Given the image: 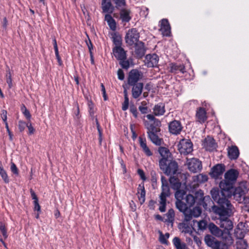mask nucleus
<instances>
[{
  "instance_id": "18",
  "label": "nucleus",
  "mask_w": 249,
  "mask_h": 249,
  "mask_svg": "<svg viewBox=\"0 0 249 249\" xmlns=\"http://www.w3.org/2000/svg\"><path fill=\"white\" fill-rule=\"evenodd\" d=\"M163 36H169L171 33V28L167 19H163L160 21V29Z\"/></svg>"
},
{
  "instance_id": "8",
  "label": "nucleus",
  "mask_w": 249,
  "mask_h": 249,
  "mask_svg": "<svg viewBox=\"0 0 249 249\" xmlns=\"http://www.w3.org/2000/svg\"><path fill=\"white\" fill-rule=\"evenodd\" d=\"M247 191V189L242 183L240 184L239 186L234 189L232 196L233 198L239 203H242V201L244 199L246 192Z\"/></svg>"
},
{
  "instance_id": "20",
  "label": "nucleus",
  "mask_w": 249,
  "mask_h": 249,
  "mask_svg": "<svg viewBox=\"0 0 249 249\" xmlns=\"http://www.w3.org/2000/svg\"><path fill=\"white\" fill-rule=\"evenodd\" d=\"M135 53L139 58L142 57L145 53L146 49L144 44L142 41H139L134 44Z\"/></svg>"
},
{
  "instance_id": "47",
  "label": "nucleus",
  "mask_w": 249,
  "mask_h": 249,
  "mask_svg": "<svg viewBox=\"0 0 249 249\" xmlns=\"http://www.w3.org/2000/svg\"><path fill=\"white\" fill-rule=\"evenodd\" d=\"M119 64L123 69H127L130 67V61L126 58L120 60Z\"/></svg>"
},
{
  "instance_id": "44",
  "label": "nucleus",
  "mask_w": 249,
  "mask_h": 249,
  "mask_svg": "<svg viewBox=\"0 0 249 249\" xmlns=\"http://www.w3.org/2000/svg\"><path fill=\"white\" fill-rule=\"evenodd\" d=\"M248 245L245 240H240L236 243L237 249H247Z\"/></svg>"
},
{
  "instance_id": "40",
  "label": "nucleus",
  "mask_w": 249,
  "mask_h": 249,
  "mask_svg": "<svg viewBox=\"0 0 249 249\" xmlns=\"http://www.w3.org/2000/svg\"><path fill=\"white\" fill-rule=\"evenodd\" d=\"M184 200L188 207L192 206L195 203V198L192 195H186Z\"/></svg>"
},
{
  "instance_id": "46",
  "label": "nucleus",
  "mask_w": 249,
  "mask_h": 249,
  "mask_svg": "<svg viewBox=\"0 0 249 249\" xmlns=\"http://www.w3.org/2000/svg\"><path fill=\"white\" fill-rule=\"evenodd\" d=\"M6 81L8 85L9 89H11L13 87V85L12 82V75L9 71H7L6 75Z\"/></svg>"
},
{
  "instance_id": "29",
  "label": "nucleus",
  "mask_w": 249,
  "mask_h": 249,
  "mask_svg": "<svg viewBox=\"0 0 249 249\" xmlns=\"http://www.w3.org/2000/svg\"><path fill=\"white\" fill-rule=\"evenodd\" d=\"M157 133L150 132L147 135L148 138L154 144L160 146L162 144L163 140L158 136Z\"/></svg>"
},
{
  "instance_id": "53",
  "label": "nucleus",
  "mask_w": 249,
  "mask_h": 249,
  "mask_svg": "<svg viewBox=\"0 0 249 249\" xmlns=\"http://www.w3.org/2000/svg\"><path fill=\"white\" fill-rule=\"evenodd\" d=\"M129 106V98L128 97H124V101L122 104V109L124 111L126 110L128 108Z\"/></svg>"
},
{
  "instance_id": "52",
  "label": "nucleus",
  "mask_w": 249,
  "mask_h": 249,
  "mask_svg": "<svg viewBox=\"0 0 249 249\" xmlns=\"http://www.w3.org/2000/svg\"><path fill=\"white\" fill-rule=\"evenodd\" d=\"M130 111L135 118L138 117V112L135 105H132L130 106Z\"/></svg>"
},
{
  "instance_id": "32",
  "label": "nucleus",
  "mask_w": 249,
  "mask_h": 249,
  "mask_svg": "<svg viewBox=\"0 0 249 249\" xmlns=\"http://www.w3.org/2000/svg\"><path fill=\"white\" fill-rule=\"evenodd\" d=\"M130 11L129 9H123L120 11V18L123 22H128L131 19L130 16Z\"/></svg>"
},
{
  "instance_id": "19",
  "label": "nucleus",
  "mask_w": 249,
  "mask_h": 249,
  "mask_svg": "<svg viewBox=\"0 0 249 249\" xmlns=\"http://www.w3.org/2000/svg\"><path fill=\"white\" fill-rule=\"evenodd\" d=\"M131 86H132V96L134 99H137L142 93L143 84L142 83H138Z\"/></svg>"
},
{
  "instance_id": "25",
  "label": "nucleus",
  "mask_w": 249,
  "mask_h": 249,
  "mask_svg": "<svg viewBox=\"0 0 249 249\" xmlns=\"http://www.w3.org/2000/svg\"><path fill=\"white\" fill-rule=\"evenodd\" d=\"M158 152L161 157V158L159 160V163L162 160H165L164 162L168 161L169 158H170L171 155L169 150L166 147L160 146L158 149Z\"/></svg>"
},
{
  "instance_id": "63",
  "label": "nucleus",
  "mask_w": 249,
  "mask_h": 249,
  "mask_svg": "<svg viewBox=\"0 0 249 249\" xmlns=\"http://www.w3.org/2000/svg\"><path fill=\"white\" fill-rule=\"evenodd\" d=\"M34 210L38 212L40 211V206L38 203V201H34Z\"/></svg>"
},
{
  "instance_id": "33",
  "label": "nucleus",
  "mask_w": 249,
  "mask_h": 249,
  "mask_svg": "<svg viewBox=\"0 0 249 249\" xmlns=\"http://www.w3.org/2000/svg\"><path fill=\"white\" fill-rule=\"evenodd\" d=\"M173 244L176 249H188L186 243L181 242L178 237L173 238Z\"/></svg>"
},
{
  "instance_id": "34",
  "label": "nucleus",
  "mask_w": 249,
  "mask_h": 249,
  "mask_svg": "<svg viewBox=\"0 0 249 249\" xmlns=\"http://www.w3.org/2000/svg\"><path fill=\"white\" fill-rule=\"evenodd\" d=\"M169 182L172 189L174 190H178L181 188V183L178 179L175 177H171L169 179Z\"/></svg>"
},
{
  "instance_id": "37",
  "label": "nucleus",
  "mask_w": 249,
  "mask_h": 249,
  "mask_svg": "<svg viewBox=\"0 0 249 249\" xmlns=\"http://www.w3.org/2000/svg\"><path fill=\"white\" fill-rule=\"evenodd\" d=\"M210 232L216 236H220L222 235V231L214 224H210L209 227Z\"/></svg>"
},
{
  "instance_id": "60",
  "label": "nucleus",
  "mask_w": 249,
  "mask_h": 249,
  "mask_svg": "<svg viewBox=\"0 0 249 249\" xmlns=\"http://www.w3.org/2000/svg\"><path fill=\"white\" fill-rule=\"evenodd\" d=\"M27 127L29 130V134L31 135L34 133L35 130L31 123H27Z\"/></svg>"
},
{
  "instance_id": "23",
  "label": "nucleus",
  "mask_w": 249,
  "mask_h": 249,
  "mask_svg": "<svg viewBox=\"0 0 249 249\" xmlns=\"http://www.w3.org/2000/svg\"><path fill=\"white\" fill-rule=\"evenodd\" d=\"M115 57L119 60L126 58V53L121 46H115L113 49Z\"/></svg>"
},
{
  "instance_id": "2",
  "label": "nucleus",
  "mask_w": 249,
  "mask_h": 249,
  "mask_svg": "<svg viewBox=\"0 0 249 249\" xmlns=\"http://www.w3.org/2000/svg\"><path fill=\"white\" fill-rule=\"evenodd\" d=\"M161 192L159 196V208L160 212H164L166 211V198L170 196V188L165 178L161 176Z\"/></svg>"
},
{
  "instance_id": "42",
  "label": "nucleus",
  "mask_w": 249,
  "mask_h": 249,
  "mask_svg": "<svg viewBox=\"0 0 249 249\" xmlns=\"http://www.w3.org/2000/svg\"><path fill=\"white\" fill-rule=\"evenodd\" d=\"M0 175L5 183H9V179L8 177L6 171L4 170L2 164L1 163H0Z\"/></svg>"
},
{
  "instance_id": "62",
  "label": "nucleus",
  "mask_w": 249,
  "mask_h": 249,
  "mask_svg": "<svg viewBox=\"0 0 249 249\" xmlns=\"http://www.w3.org/2000/svg\"><path fill=\"white\" fill-rule=\"evenodd\" d=\"M139 110L142 114H146L148 111V107L146 106H140L139 107Z\"/></svg>"
},
{
  "instance_id": "3",
  "label": "nucleus",
  "mask_w": 249,
  "mask_h": 249,
  "mask_svg": "<svg viewBox=\"0 0 249 249\" xmlns=\"http://www.w3.org/2000/svg\"><path fill=\"white\" fill-rule=\"evenodd\" d=\"M162 160L159 164L160 169L166 175L175 174L178 169V163L174 160H168V161L164 162Z\"/></svg>"
},
{
  "instance_id": "1",
  "label": "nucleus",
  "mask_w": 249,
  "mask_h": 249,
  "mask_svg": "<svg viewBox=\"0 0 249 249\" xmlns=\"http://www.w3.org/2000/svg\"><path fill=\"white\" fill-rule=\"evenodd\" d=\"M224 238V242L218 241L215 237L211 235H206L204 237L206 244L213 249H228L229 246L233 243V239L231 235L228 233Z\"/></svg>"
},
{
  "instance_id": "39",
  "label": "nucleus",
  "mask_w": 249,
  "mask_h": 249,
  "mask_svg": "<svg viewBox=\"0 0 249 249\" xmlns=\"http://www.w3.org/2000/svg\"><path fill=\"white\" fill-rule=\"evenodd\" d=\"M208 179L206 175L200 174L194 177V180L197 182V184L205 182Z\"/></svg>"
},
{
  "instance_id": "9",
  "label": "nucleus",
  "mask_w": 249,
  "mask_h": 249,
  "mask_svg": "<svg viewBox=\"0 0 249 249\" xmlns=\"http://www.w3.org/2000/svg\"><path fill=\"white\" fill-rule=\"evenodd\" d=\"M186 164L188 169L193 173L197 172L202 168L201 161L196 158L187 159Z\"/></svg>"
},
{
  "instance_id": "5",
  "label": "nucleus",
  "mask_w": 249,
  "mask_h": 249,
  "mask_svg": "<svg viewBox=\"0 0 249 249\" xmlns=\"http://www.w3.org/2000/svg\"><path fill=\"white\" fill-rule=\"evenodd\" d=\"M234 183L228 180L225 178L221 181L219 183V187L221 190L222 195H225L227 197L232 196V192L233 190Z\"/></svg>"
},
{
  "instance_id": "43",
  "label": "nucleus",
  "mask_w": 249,
  "mask_h": 249,
  "mask_svg": "<svg viewBox=\"0 0 249 249\" xmlns=\"http://www.w3.org/2000/svg\"><path fill=\"white\" fill-rule=\"evenodd\" d=\"M185 194V191L183 189H179L177 190L175 194V196L177 200H182L183 199V197Z\"/></svg>"
},
{
  "instance_id": "12",
  "label": "nucleus",
  "mask_w": 249,
  "mask_h": 249,
  "mask_svg": "<svg viewBox=\"0 0 249 249\" xmlns=\"http://www.w3.org/2000/svg\"><path fill=\"white\" fill-rule=\"evenodd\" d=\"M160 125L161 123L159 120H156L155 122H148V121L144 122V125L147 129V134H149L150 132H159L160 130Z\"/></svg>"
},
{
  "instance_id": "30",
  "label": "nucleus",
  "mask_w": 249,
  "mask_h": 249,
  "mask_svg": "<svg viewBox=\"0 0 249 249\" xmlns=\"http://www.w3.org/2000/svg\"><path fill=\"white\" fill-rule=\"evenodd\" d=\"M165 112V106L163 103H160L156 105L153 108V113L156 116H161Z\"/></svg>"
},
{
  "instance_id": "38",
  "label": "nucleus",
  "mask_w": 249,
  "mask_h": 249,
  "mask_svg": "<svg viewBox=\"0 0 249 249\" xmlns=\"http://www.w3.org/2000/svg\"><path fill=\"white\" fill-rule=\"evenodd\" d=\"M175 212L173 209H170L168 212L165 214V222L173 224L175 220Z\"/></svg>"
},
{
  "instance_id": "50",
  "label": "nucleus",
  "mask_w": 249,
  "mask_h": 249,
  "mask_svg": "<svg viewBox=\"0 0 249 249\" xmlns=\"http://www.w3.org/2000/svg\"><path fill=\"white\" fill-rule=\"evenodd\" d=\"M21 110L22 113L24 114L25 117L28 119L30 120L31 118V114L29 111L27 109L24 105H23L21 107Z\"/></svg>"
},
{
  "instance_id": "22",
  "label": "nucleus",
  "mask_w": 249,
  "mask_h": 249,
  "mask_svg": "<svg viewBox=\"0 0 249 249\" xmlns=\"http://www.w3.org/2000/svg\"><path fill=\"white\" fill-rule=\"evenodd\" d=\"M238 175L239 172L237 170L231 169L226 172L224 175V178L234 184Z\"/></svg>"
},
{
  "instance_id": "61",
  "label": "nucleus",
  "mask_w": 249,
  "mask_h": 249,
  "mask_svg": "<svg viewBox=\"0 0 249 249\" xmlns=\"http://www.w3.org/2000/svg\"><path fill=\"white\" fill-rule=\"evenodd\" d=\"M1 117L3 122H7V111L5 110H2L0 113Z\"/></svg>"
},
{
  "instance_id": "15",
  "label": "nucleus",
  "mask_w": 249,
  "mask_h": 249,
  "mask_svg": "<svg viewBox=\"0 0 249 249\" xmlns=\"http://www.w3.org/2000/svg\"><path fill=\"white\" fill-rule=\"evenodd\" d=\"M225 171V166L222 164L214 165L210 173L211 176L215 179L218 178Z\"/></svg>"
},
{
  "instance_id": "14",
  "label": "nucleus",
  "mask_w": 249,
  "mask_h": 249,
  "mask_svg": "<svg viewBox=\"0 0 249 249\" xmlns=\"http://www.w3.org/2000/svg\"><path fill=\"white\" fill-rule=\"evenodd\" d=\"M159 56L156 53L148 54L145 56L144 63L148 67H154L158 65Z\"/></svg>"
},
{
  "instance_id": "54",
  "label": "nucleus",
  "mask_w": 249,
  "mask_h": 249,
  "mask_svg": "<svg viewBox=\"0 0 249 249\" xmlns=\"http://www.w3.org/2000/svg\"><path fill=\"white\" fill-rule=\"evenodd\" d=\"M27 124L22 121H19L18 122V127L20 132H23L25 127H27Z\"/></svg>"
},
{
  "instance_id": "59",
  "label": "nucleus",
  "mask_w": 249,
  "mask_h": 249,
  "mask_svg": "<svg viewBox=\"0 0 249 249\" xmlns=\"http://www.w3.org/2000/svg\"><path fill=\"white\" fill-rule=\"evenodd\" d=\"M118 78L120 80H123L124 78V75L122 69H119L117 71Z\"/></svg>"
},
{
  "instance_id": "4",
  "label": "nucleus",
  "mask_w": 249,
  "mask_h": 249,
  "mask_svg": "<svg viewBox=\"0 0 249 249\" xmlns=\"http://www.w3.org/2000/svg\"><path fill=\"white\" fill-rule=\"evenodd\" d=\"M193 143L190 140L182 139L178 145V150L181 154L186 155L193 151Z\"/></svg>"
},
{
  "instance_id": "57",
  "label": "nucleus",
  "mask_w": 249,
  "mask_h": 249,
  "mask_svg": "<svg viewBox=\"0 0 249 249\" xmlns=\"http://www.w3.org/2000/svg\"><path fill=\"white\" fill-rule=\"evenodd\" d=\"M180 226H181V228L183 229V231L185 233H189L191 231L190 227L185 223H181Z\"/></svg>"
},
{
  "instance_id": "51",
  "label": "nucleus",
  "mask_w": 249,
  "mask_h": 249,
  "mask_svg": "<svg viewBox=\"0 0 249 249\" xmlns=\"http://www.w3.org/2000/svg\"><path fill=\"white\" fill-rule=\"evenodd\" d=\"M113 42L115 46H121L122 44V39L120 36L114 35L113 36Z\"/></svg>"
},
{
  "instance_id": "28",
  "label": "nucleus",
  "mask_w": 249,
  "mask_h": 249,
  "mask_svg": "<svg viewBox=\"0 0 249 249\" xmlns=\"http://www.w3.org/2000/svg\"><path fill=\"white\" fill-rule=\"evenodd\" d=\"M228 156L231 160H236L239 155L238 148L236 146H231L228 149Z\"/></svg>"
},
{
  "instance_id": "13",
  "label": "nucleus",
  "mask_w": 249,
  "mask_h": 249,
  "mask_svg": "<svg viewBox=\"0 0 249 249\" xmlns=\"http://www.w3.org/2000/svg\"><path fill=\"white\" fill-rule=\"evenodd\" d=\"M211 194L213 200L216 202L218 204H228L229 200L226 198L227 196L225 195H222L223 196L220 197L219 196V191L216 189H213L211 191Z\"/></svg>"
},
{
  "instance_id": "41",
  "label": "nucleus",
  "mask_w": 249,
  "mask_h": 249,
  "mask_svg": "<svg viewBox=\"0 0 249 249\" xmlns=\"http://www.w3.org/2000/svg\"><path fill=\"white\" fill-rule=\"evenodd\" d=\"M184 70L185 67L183 65L172 64L171 66V71L172 72H177L178 71H180L182 73H184L185 71Z\"/></svg>"
},
{
  "instance_id": "45",
  "label": "nucleus",
  "mask_w": 249,
  "mask_h": 249,
  "mask_svg": "<svg viewBox=\"0 0 249 249\" xmlns=\"http://www.w3.org/2000/svg\"><path fill=\"white\" fill-rule=\"evenodd\" d=\"M194 222H196L198 226V230L200 231H203L207 228V223L206 221L202 220L197 222V221H194Z\"/></svg>"
},
{
  "instance_id": "58",
  "label": "nucleus",
  "mask_w": 249,
  "mask_h": 249,
  "mask_svg": "<svg viewBox=\"0 0 249 249\" xmlns=\"http://www.w3.org/2000/svg\"><path fill=\"white\" fill-rule=\"evenodd\" d=\"M11 171L15 175H18V169L16 165V164L12 162L11 164Z\"/></svg>"
},
{
  "instance_id": "64",
  "label": "nucleus",
  "mask_w": 249,
  "mask_h": 249,
  "mask_svg": "<svg viewBox=\"0 0 249 249\" xmlns=\"http://www.w3.org/2000/svg\"><path fill=\"white\" fill-rule=\"evenodd\" d=\"M138 174L139 175V176H140L141 178L142 179H143V180L145 179L144 173L142 170L140 169H138Z\"/></svg>"
},
{
  "instance_id": "26",
  "label": "nucleus",
  "mask_w": 249,
  "mask_h": 249,
  "mask_svg": "<svg viewBox=\"0 0 249 249\" xmlns=\"http://www.w3.org/2000/svg\"><path fill=\"white\" fill-rule=\"evenodd\" d=\"M196 118L200 123H204L207 119L206 112L202 107H199L196 111Z\"/></svg>"
},
{
  "instance_id": "36",
  "label": "nucleus",
  "mask_w": 249,
  "mask_h": 249,
  "mask_svg": "<svg viewBox=\"0 0 249 249\" xmlns=\"http://www.w3.org/2000/svg\"><path fill=\"white\" fill-rule=\"evenodd\" d=\"M176 206L177 208L180 211L183 213L184 216H185L186 211L188 210V206L187 204L181 200H177L176 202Z\"/></svg>"
},
{
  "instance_id": "16",
  "label": "nucleus",
  "mask_w": 249,
  "mask_h": 249,
  "mask_svg": "<svg viewBox=\"0 0 249 249\" xmlns=\"http://www.w3.org/2000/svg\"><path fill=\"white\" fill-rule=\"evenodd\" d=\"M169 131L172 134L178 135L179 134L182 129V126L179 121L174 120L170 122L168 125Z\"/></svg>"
},
{
  "instance_id": "17",
  "label": "nucleus",
  "mask_w": 249,
  "mask_h": 249,
  "mask_svg": "<svg viewBox=\"0 0 249 249\" xmlns=\"http://www.w3.org/2000/svg\"><path fill=\"white\" fill-rule=\"evenodd\" d=\"M202 146L207 151H212L216 148V144L215 140L211 137H206L202 142Z\"/></svg>"
},
{
  "instance_id": "11",
  "label": "nucleus",
  "mask_w": 249,
  "mask_h": 249,
  "mask_svg": "<svg viewBox=\"0 0 249 249\" xmlns=\"http://www.w3.org/2000/svg\"><path fill=\"white\" fill-rule=\"evenodd\" d=\"M201 213V209L199 207H195L192 209H188V210L185 212L184 221L189 222L191 221L193 217H197Z\"/></svg>"
},
{
  "instance_id": "55",
  "label": "nucleus",
  "mask_w": 249,
  "mask_h": 249,
  "mask_svg": "<svg viewBox=\"0 0 249 249\" xmlns=\"http://www.w3.org/2000/svg\"><path fill=\"white\" fill-rule=\"evenodd\" d=\"M242 203H244L245 207L247 208L246 210L249 212V196H245Z\"/></svg>"
},
{
  "instance_id": "49",
  "label": "nucleus",
  "mask_w": 249,
  "mask_h": 249,
  "mask_svg": "<svg viewBox=\"0 0 249 249\" xmlns=\"http://www.w3.org/2000/svg\"><path fill=\"white\" fill-rule=\"evenodd\" d=\"M170 234L169 233H166L165 235L160 233V241L162 244H167V239L169 238Z\"/></svg>"
},
{
  "instance_id": "6",
  "label": "nucleus",
  "mask_w": 249,
  "mask_h": 249,
  "mask_svg": "<svg viewBox=\"0 0 249 249\" xmlns=\"http://www.w3.org/2000/svg\"><path fill=\"white\" fill-rule=\"evenodd\" d=\"M139 37L140 34L138 30L136 28H132L127 31L125 39L128 45L132 46L139 41Z\"/></svg>"
},
{
  "instance_id": "21",
  "label": "nucleus",
  "mask_w": 249,
  "mask_h": 249,
  "mask_svg": "<svg viewBox=\"0 0 249 249\" xmlns=\"http://www.w3.org/2000/svg\"><path fill=\"white\" fill-rule=\"evenodd\" d=\"M219 225L221 228L224 229L225 230H227L229 232L233 228L232 221L227 217L220 218Z\"/></svg>"
},
{
  "instance_id": "31",
  "label": "nucleus",
  "mask_w": 249,
  "mask_h": 249,
  "mask_svg": "<svg viewBox=\"0 0 249 249\" xmlns=\"http://www.w3.org/2000/svg\"><path fill=\"white\" fill-rule=\"evenodd\" d=\"M137 195L141 203H143L145 201V191L143 183H142L139 185L138 188Z\"/></svg>"
},
{
  "instance_id": "24",
  "label": "nucleus",
  "mask_w": 249,
  "mask_h": 249,
  "mask_svg": "<svg viewBox=\"0 0 249 249\" xmlns=\"http://www.w3.org/2000/svg\"><path fill=\"white\" fill-rule=\"evenodd\" d=\"M139 141L140 147L142 149L144 154L148 157L151 156L153 155L152 152L150 150L146 144V140L145 138L139 137Z\"/></svg>"
},
{
  "instance_id": "7",
  "label": "nucleus",
  "mask_w": 249,
  "mask_h": 249,
  "mask_svg": "<svg viewBox=\"0 0 249 249\" xmlns=\"http://www.w3.org/2000/svg\"><path fill=\"white\" fill-rule=\"evenodd\" d=\"M220 207L213 206L212 210L214 213L220 216V218L227 217L228 214V210H231V205L229 201L228 204H218Z\"/></svg>"
},
{
  "instance_id": "35",
  "label": "nucleus",
  "mask_w": 249,
  "mask_h": 249,
  "mask_svg": "<svg viewBox=\"0 0 249 249\" xmlns=\"http://www.w3.org/2000/svg\"><path fill=\"white\" fill-rule=\"evenodd\" d=\"M105 20L107 22L110 28L112 31H115L116 29V22L110 15L107 14L105 17Z\"/></svg>"
},
{
  "instance_id": "10",
  "label": "nucleus",
  "mask_w": 249,
  "mask_h": 249,
  "mask_svg": "<svg viewBox=\"0 0 249 249\" xmlns=\"http://www.w3.org/2000/svg\"><path fill=\"white\" fill-rule=\"evenodd\" d=\"M143 74L141 71L137 69L132 70L129 73L128 78V84L129 85H133L138 83V81L142 79Z\"/></svg>"
},
{
  "instance_id": "27",
  "label": "nucleus",
  "mask_w": 249,
  "mask_h": 249,
  "mask_svg": "<svg viewBox=\"0 0 249 249\" xmlns=\"http://www.w3.org/2000/svg\"><path fill=\"white\" fill-rule=\"evenodd\" d=\"M101 5L104 13L112 12L113 7L111 4V0H102Z\"/></svg>"
},
{
  "instance_id": "48",
  "label": "nucleus",
  "mask_w": 249,
  "mask_h": 249,
  "mask_svg": "<svg viewBox=\"0 0 249 249\" xmlns=\"http://www.w3.org/2000/svg\"><path fill=\"white\" fill-rule=\"evenodd\" d=\"M0 231L1 232L4 238L5 239H6L8 237L7 230L5 228L4 224L1 222H0Z\"/></svg>"
},
{
  "instance_id": "56",
  "label": "nucleus",
  "mask_w": 249,
  "mask_h": 249,
  "mask_svg": "<svg viewBox=\"0 0 249 249\" xmlns=\"http://www.w3.org/2000/svg\"><path fill=\"white\" fill-rule=\"evenodd\" d=\"M115 4L117 7H123L125 5V0H116Z\"/></svg>"
}]
</instances>
